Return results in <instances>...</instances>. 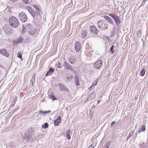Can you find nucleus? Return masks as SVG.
I'll use <instances>...</instances> for the list:
<instances>
[{
    "mask_svg": "<svg viewBox=\"0 0 148 148\" xmlns=\"http://www.w3.org/2000/svg\"><path fill=\"white\" fill-rule=\"evenodd\" d=\"M97 25L98 28L101 30H105L108 27L107 23L104 20H101L98 21Z\"/></svg>",
    "mask_w": 148,
    "mask_h": 148,
    "instance_id": "nucleus-1",
    "label": "nucleus"
},
{
    "mask_svg": "<svg viewBox=\"0 0 148 148\" xmlns=\"http://www.w3.org/2000/svg\"><path fill=\"white\" fill-rule=\"evenodd\" d=\"M9 23L12 27L16 28L18 27V22L16 18L14 16H11L9 18Z\"/></svg>",
    "mask_w": 148,
    "mask_h": 148,
    "instance_id": "nucleus-2",
    "label": "nucleus"
},
{
    "mask_svg": "<svg viewBox=\"0 0 148 148\" xmlns=\"http://www.w3.org/2000/svg\"><path fill=\"white\" fill-rule=\"evenodd\" d=\"M108 15L113 19L117 25H119L120 24V17L117 14L115 13H110Z\"/></svg>",
    "mask_w": 148,
    "mask_h": 148,
    "instance_id": "nucleus-3",
    "label": "nucleus"
},
{
    "mask_svg": "<svg viewBox=\"0 0 148 148\" xmlns=\"http://www.w3.org/2000/svg\"><path fill=\"white\" fill-rule=\"evenodd\" d=\"M108 15L113 19L117 25H119L120 24V17L117 14L115 13H110Z\"/></svg>",
    "mask_w": 148,
    "mask_h": 148,
    "instance_id": "nucleus-4",
    "label": "nucleus"
},
{
    "mask_svg": "<svg viewBox=\"0 0 148 148\" xmlns=\"http://www.w3.org/2000/svg\"><path fill=\"white\" fill-rule=\"evenodd\" d=\"M32 133L31 131H27L26 132L24 137V139L26 142H27L32 138Z\"/></svg>",
    "mask_w": 148,
    "mask_h": 148,
    "instance_id": "nucleus-5",
    "label": "nucleus"
},
{
    "mask_svg": "<svg viewBox=\"0 0 148 148\" xmlns=\"http://www.w3.org/2000/svg\"><path fill=\"white\" fill-rule=\"evenodd\" d=\"M19 18L21 21L23 22H26L27 19L26 15L23 12H21L19 14Z\"/></svg>",
    "mask_w": 148,
    "mask_h": 148,
    "instance_id": "nucleus-6",
    "label": "nucleus"
},
{
    "mask_svg": "<svg viewBox=\"0 0 148 148\" xmlns=\"http://www.w3.org/2000/svg\"><path fill=\"white\" fill-rule=\"evenodd\" d=\"M102 64L103 62L101 60H98L94 64V68L95 69H99L101 67Z\"/></svg>",
    "mask_w": 148,
    "mask_h": 148,
    "instance_id": "nucleus-7",
    "label": "nucleus"
},
{
    "mask_svg": "<svg viewBox=\"0 0 148 148\" xmlns=\"http://www.w3.org/2000/svg\"><path fill=\"white\" fill-rule=\"evenodd\" d=\"M91 50L90 48H88L86 49L85 51V54L88 57L89 59H91L92 58V51H91Z\"/></svg>",
    "mask_w": 148,
    "mask_h": 148,
    "instance_id": "nucleus-8",
    "label": "nucleus"
},
{
    "mask_svg": "<svg viewBox=\"0 0 148 148\" xmlns=\"http://www.w3.org/2000/svg\"><path fill=\"white\" fill-rule=\"evenodd\" d=\"M63 66L65 69L71 72H73V70L72 67L67 62L65 61L63 64Z\"/></svg>",
    "mask_w": 148,
    "mask_h": 148,
    "instance_id": "nucleus-9",
    "label": "nucleus"
},
{
    "mask_svg": "<svg viewBox=\"0 0 148 148\" xmlns=\"http://www.w3.org/2000/svg\"><path fill=\"white\" fill-rule=\"evenodd\" d=\"M58 86L59 87L60 91H68L69 90L68 88L64 85L59 83L58 84Z\"/></svg>",
    "mask_w": 148,
    "mask_h": 148,
    "instance_id": "nucleus-10",
    "label": "nucleus"
},
{
    "mask_svg": "<svg viewBox=\"0 0 148 148\" xmlns=\"http://www.w3.org/2000/svg\"><path fill=\"white\" fill-rule=\"evenodd\" d=\"M27 9L31 14L33 18H34L36 15V13L35 12V11H34V10H33L29 6L27 7Z\"/></svg>",
    "mask_w": 148,
    "mask_h": 148,
    "instance_id": "nucleus-11",
    "label": "nucleus"
},
{
    "mask_svg": "<svg viewBox=\"0 0 148 148\" xmlns=\"http://www.w3.org/2000/svg\"><path fill=\"white\" fill-rule=\"evenodd\" d=\"M90 29L93 33L95 34H97L99 31L94 25L91 26L90 28Z\"/></svg>",
    "mask_w": 148,
    "mask_h": 148,
    "instance_id": "nucleus-12",
    "label": "nucleus"
},
{
    "mask_svg": "<svg viewBox=\"0 0 148 148\" xmlns=\"http://www.w3.org/2000/svg\"><path fill=\"white\" fill-rule=\"evenodd\" d=\"M75 49L77 52H78L80 49L81 45L80 43L79 42H76L75 45Z\"/></svg>",
    "mask_w": 148,
    "mask_h": 148,
    "instance_id": "nucleus-13",
    "label": "nucleus"
},
{
    "mask_svg": "<svg viewBox=\"0 0 148 148\" xmlns=\"http://www.w3.org/2000/svg\"><path fill=\"white\" fill-rule=\"evenodd\" d=\"M23 40V39L22 38H19L13 40V44L15 45H18L19 43L21 42Z\"/></svg>",
    "mask_w": 148,
    "mask_h": 148,
    "instance_id": "nucleus-14",
    "label": "nucleus"
},
{
    "mask_svg": "<svg viewBox=\"0 0 148 148\" xmlns=\"http://www.w3.org/2000/svg\"><path fill=\"white\" fill-rule=\"evenodd\" d=\"M104 18L111 24H113L114 22L113 20L109 16H104Z\"/></svg>",
    "mask_w": 148,
    "mask_h": 148,
    "instance_id": "nucleus-15",
    "label": "nucleus"
},
{
    "mask_svg": "<svg viewBox=\"0 0 148 148\" xmlns=\"http://www.w3.org/2000/svg\"><path fill=\"white\" fill-rule=\"evenodd\" d=\"M68 60L69 63L73 64H75L76 62V59L72 56L69 57L68 58Z\"/></svg>",
    "mask_w": 148,
    "mask_h": 148,
    "instance_id": "nucleus-16",
    "label": "nucleus"
},
{
    "mask_svg": "<svg viewBox=\"0 0 148 148\" xmlns=\"http://www.w3.org/2000/svg\"><path fill=\"white\" fill-rule=\"evenodd\" d=\"M0 53L3 56H5L6 57H8L9 56L8 53L7 52L6 50L5 49L1 50L0 51Z\"/></svg>",
    "mask_w": 148,
    "mask_h": 148,
    "instance_id": "nucleus-17",
    "label": "nucleus"
},
{
    "mask_svg": "<svg viewBox=\"0 0 148 148\" xmlns=\"http://www.w3.org/2000/svg\"><path fill=\"white\" fill-rule=\"evenodd\" d=\"M61 118L60 116H58L57 119L54 121V124L56 126L58 125L59 123L61 122Z\"/></svg>",
    "mask_w": 148,
    "mask_h": 148,
    "instance_id": "nucleus-18",
    "label": "nucleus"
},
{
    "mask_svg": "<svg viewBox=\"0 0 148 148\" xmlns=\"http://www.w3.org/2000/svg\"><path fill=\"white\" fill-rule=\"evenodd\" d=\"M3 29L8 34H9L11 33V30L8 27L5 26L3 28Z\"/></svg>",
    "mask_w": 148,
    "mask_h": 148,
    "instance_id": "nucleus-19",
    "label": "nucleus"
},
{
    "mask_svg": "<svg viewBox=\"0 0 148 148\" xmlns=\"http://www.w3.org/2000/svg\"><path fill=\"white\" fill-rule=\"evenodd\" d=\"M94 96L95 94H94V92L91 93L89 94V95L88 97L87 98H86V101H88V100H91L92 99L94 98Z\"/></svg>",
    "mask_w": 148,
    "mask_h": 148,
    "instance_id": "nucleus-20",
    "label": "nucleus"
},
{
    "mask_svg": "<svg viewBox=\"0 0 148 148\" xmlns=\"http://www.w3.org/2000/svg\"><path fill=\"white\" fill-rule=\"evenodd\" d=\"M51 111L49 110V111H42L41 110H40L39 111V114L40 115L43 116H45L47 115V113H48L50 112Z\"/></svg>",
    "mask_w": 148,
    "mask_h": 148,
    "instance_id": "nucleus-21",
    "label": "nucleus"
},
{
    "mask_svg": "<svg viewBox=\"0 0 148 148\" xmlns=\"http://www.w3.org/2000/svg\"><path fill=\"white\" fill-rule=\"evenodd\" d=\"M75 83L77 86H78L79 85V79L77 75L75 76Z\"/></svg>",
    "mask_w": 148,
    "mask_h": 148,
    "instance_id": "nucleus-22",
    "label": "nucleus"
},
{
    "mask_svg": "<svg viewBox=\"0 0 148 148\" xmlns=\"http://www.w3.org/2000/svg\"><path fill=\"white\" fill-rule=\"evenodd\" d=\"M54 70L53 69L50 68L49 69V71L47 72L45 76L47 77L49 75H51L54 72Z\"/></svg>",
    "mask_w": 148,
    "mask_h": 148,
    "instance_id": "nucleus-23",
    "label": "nucleus"
},
{
    "mask_svg": "<svg viewBox=\"0 0 148 148\" xmlns=\"http://www.w3.org/2000/svg\"><path fill=\"white\" fill-rule=\"evenodd\" d=\"M32 25L30 24H28L26 26L25 28L27 32L29 31V30H31L32 28Z\"/></svg>",
    "mask_w": 148,
    "mask_h": 148,
    "instance_id": "nucleus-24",
    "label": "nucleus"
},
{
    "mask_svg": "<svg viewBox=\"0 0 148 148\" xmlns=\"http://www.w3.org/2000/svg\"><path fill=\"white\" fill-rule=\"evenodd\" d=\"M87 32L86 30H83L82 31L81 37L83 38H84L86 36Z\"/></svg>",
    "mask_w": 148,
    "mask_h": 148,
    "instance_id": "nucleus-25",
    "label": "nucleus"
},
{
    "mask_svg": "<svg viewBox=\"0 0 148 148\" xmlns=\"http://www.w3.org/2000/svg\"><path fill=\"white\" fill-rule=\"evenodd\" d=\"M66 77L67 80L69 81H70L73 78L72 75H71L70 74H66Z\"/></svg>",
    "mask_w": 148,
    "mask_h": 148,
    "instance_id": "nucleus-26",
    "label": "nucleus"
},
{
    "mask_svg": "<svg viewBox=\"0 0 148 148\" xmlns=\"http://www.w3.org/2000/svg\"><path fill=\"white\" fill-rule=\"evenodd\" d=\"M19 109V107L17 106L15 108L12 110L10 112V114L12 115L14 113L16 112Z\"/></svg>",
    "mask_w": 148,
    "mask_h": 148,
    "instance_id": "nucleus-27",
    "label": "nucleus"
},
{
    "mask_svg": "<svg viewBox=\"0 0 148 148\" xmlns=\"http://www.w3.org/2000/svg\"><path fill=\"white\" fill-rule=\"evenodd\" d=\"M29 34L31 35H33L35 33V30L34 29L32 28L31 30H29L28 31Z\"/></svg>",
    "mask_w": 148,
    "mask_h": 148,
    "instance_id": "nucleus-28",
    "label": "nucleus"
},
{
    "mask_svg": "<svg viewBox=\"0 0 148 148\" xmlns=\"http://www.w3.org/2000/svg\"><path fill=\"white\" fill-rule=\"evenodd\" d=\"M17 100V98L16 97H14V98L12 102V103L11 105V106H13L14 105L16 102V101Z\"/></svg>",
    "mask_w": 148,
    "mask_h": 148,
    "instance_id": "nucleus-29",
    "label": "nucleus"
},
{
    "mask_svg": "<svg viewBox=\"0 0 148 148\" xmlns=\"http://www.w3.org/2000/svg\"><path fill=\"white\" fill-rule=\"evenodd\" d=\"M145 130V126L144 125H143L142 126L140 129H139V131H138V133H140V132H142V131H144Z\"/></svg>",
    "mask_w": 148,
    "mask_h": 148,
    "instance_id": "nucleus-30",
    "label": "nucleus"
},
{
    "mask_svg": "<svg viewBox=\"0 0 148 148\" xmlns=\"http://www.w3.org/2000/svg\"><path fill=\"white\" fill-rule=\"evenodd\" d=\"M134 133V131H131L130 133L129 134L128 137L127 138V140H128L129 138H130L131 136H132Z\"/></svg>",
    "mask_w": 148,
    "mask_h": 148,
    "instance_id": "nucleus-31",
    "label": "nucleus"
},
{
    "mask_svg": "<svg viewBox=\"0 0 148 148\" xmlns=\"http://www.w3.org/2000/svg\"><path fill=\"white\" fill-rule=\"evenodd\" d=\"M17 56L20 58L21 60H22L23 59L22 58V55L21 52H18L17 53Z\"/></svg>",
    "mask_w": 148,
    "mask_h": 148,
    "instance_id": "nucleus-32",
    "label": "nucleus"
},
{
    "mask_svg": "<svg viewBox=\"0 0 148 148\" xmlns=\"http://www.w3.org/2000/svg\"><path fill=\"white\" fill-rule=\"evenodd\" d=\"M50 98L53 100H57V98L53 94H51L50 95Z\"/></svg>",
    "mask_w": 148,
    "mask_h": 148,
    "instance_id": "nucleus-33",
    "label": "nucleus"
},
{
    "mask_svg": "<svg viewBox=\"0 0 148 148\" xmlns=\"http://www.w3.org/2000/svg\"><path fill=\"white\" fill-rule=\"evenodd\" d=\"M145 74V69H143L140 72V75L143 76Z\"/></svg>",
    "mask_w": 148,
    "mask_h": 148,
    "instance_id": "nucleus-34",
    "label": "nucleus"
},
{
    "mask_svg": "<svg viewBox=\"0 0 148 148\" xmlns=\"http://www.w3.org/2000/svg\"><path fill=\"white\" fill-rule=\"evenodd\" d=\"M48 127V124L47 123H45L44 125H42V127L43 129H46Z\"/></svg>",
    "mask_w": 148,
    "mask_h": 148,
    "instance_id": "nucleus-35",
    "label": "nucleus"
},
{
    "mask_svg": "<svg viewBox=\"0 0 148 148\" xmlns=\"http://www.w3.org/2000/svg\"><path fill=\"white\" fill-rule=\"evenodd\" d=\"M99 80V79H97L92 84V86H94L96 85L98 83Z\"/></svg>",
    "mask_w": 148,
    "mask_h": 148,
    "instance_id": "nucleus-36",
    "label": "nucleus"
},
{
    "mask_svg": "<svg viewBox=\"0 0 148 148\" xmlns=\"http://www.w3.org/2000/svg\"><path fill=\"white\" fill-rule=\"evenodd\" d=\"M35 81V75L33 76L32 77V79L30 80V82L32 83V84H33V83Z\"/></svg>",
    "mask_w": 148,
    "mask_h": 148,
    "instance_id": "nucleus-37",
    "label": "nucleus"
},
{
    "mask_svg": "<svg viewBox=\"0 0 148 148\" xmlns=\"http://www.w3.org/2000/svg\"><path fill=\"white\" fill-rule=\"evenodd\" d=\"M110 144V141L107 142L106 143L105 148H109Z\"/></svg>",
    "mask_w": 148,
    "mask_h": 148,
    "instance_id": "nucleus-38",
    "label": "nucleus"
},
{
    "mask_svg": "<svg viewBox=\"0 0 148 148\" xmlns=\"http://www.w3.org/2000/svg\"><path fill=\"white\" fill-rule=\"evenodd\" d=\"M40 10H36V11L35 12L36 13V15L35 16H38L40 15Z\"/></svg>",
    "mask_w": 148,
    "mask_h": 148,
    "instance_id": "nucleus-39",
    "label": "nucleus"
},
{
    "mask_svg": "<svg viewBox=\"0 0 148 148\" xmlns=\"http://www.w3.org/2000/svg\"><path fill=\"white\" fill-rule=\"evenodd\" d=\"M141 34L142 33L141 32V31L140 30H138L137 33V36L139 37H140L141 35Z\"/></svg>",
    "mask_w": 148,
    "mask_h": 148,
    "instance_id": "nucleus-40",
    "label": "nucleus"
},
{
    "mask_svg": "<svg viewBox=\"0 0 148 148\" xmlns=\"http://www.w3.org/2000/svg\"><path fill=\"white\" fill-rule=\"evenodd\" d=\"M37 10H40V9L39 7L36 5L33 6Z\"/></svg>",
    "mask_w": 148,
    "mask_h": 148,
    "instance_id": "nucleus-41",
    "label": "nucleus"
},
{
    "mask_svg": "<svg viewBox=\"0 0 148 148\" xmlns=\"http://www.w3.org/2000/svg\"><path fill=\"white\" fill-rule=\"evenodd\" d=\"M56 65L57 66H58V68H60L61 67V66L62 64L60 62H58V63L56 64Z\"/></svg>",
    "mask_w": 148,
    "mask_h": 148,
    "instance_id": "nucleus-42",
    "label": "nucleus"
},
{
    "mask_svg": "<svg viewBox=\"0 0 148 148\" xmlns=\"http://www.w3.org/2000/svg\"><path fill=\"white\" fill-rule=\"evenodd\" d=\"M66 134V137L67 138L69 139L70 140L71 138L70 136L69 135V133H67V134Z\"/></svg>",
    "mask_w": 148,
    "mask_h": 148,
    "instance_id": "nucleus-43",
    "label": "nucleus"
},
{
    "mask_svg": "<svg viewBox=\"0 0 148 148\" xmlns=\"http://www.w3.org/2000/svg\"><path fill=\"white\" fill-rule=\"evenodd\" d=\"M110 51L111 53L112 54H114V51L113 50V49H112L110 48Z\"/></svg>",
    "mask_w": 148,
    "mask_h": 148,
    "instance_id": "nucleus-44",
    "label": "nucleus"
},
{
    "mask_svg": "<svg viewBox=\"0 0 148 148\" xmlns=\"http://www.w3.org/2000/svg\"><path fill=\"white\" fill-rule=\"evenodd\" d=\"M115 121H113L111 123L110 126L112 127L115 124Z\"/></svg>",
    "mask_w": 148,
    "mask_h": 148,
    "instance_id": "nucleus-45",
    "label": "nucleus"
},
{
    "mask_svg": "<svg viewBox=\"0 0 148 148\" xmlns=\"http://www.w3.org/2000/svg\"><path fill=\"white\" fill-rule=\"evenodd\" d=\"M23 2L25 4H27L29 0H22Z\"/></svg>",
    "mask_w": 148,
    "mask_h": 148,
    "instance_id": "nucleus-46",
    "label": "nucleus"
},
{
    "mask_svg": "<svg viewBox=\"0 0 148 148\" xmlns=\"http://www.w3.org/2000/svg\"><path fill=\"white\" fill-rule=\"evenodd\" d=\"M93 86H92V85L90 86V87L88 89L89 90L91 91L92 89V87Z\"/></svg>",
    "mask_w": 148,
    "mask_h": 148,
    "instance_id": "nucleus-47",
    "label": "nucleus"
},
{
    "mask_svg": "<svg viewBox=\"0 0 148 148\" xmlns=\"http://www.w3.org/2000/svg\"><path fill=\"white\" fill-rule=\"evenodd\" d=\"M70 132H71L70 130H69L67 131V132H66V134L69 133V134L70 133Z\"/></svg>",
    "mask_w": 148,
    "mask_h": 148,
    "instance_id": "nucleus-48",
    "label": "nucleus"
},
{
    "mask_svg": "<svg viewBox=\"0 0 148 148\" xmlns=\"http://www.w3.org/2000/svg\"><path fill=\"white\" fill-rule=\"evenodd\" d=\"M147 1V0H143V1L142 2V4H144L145 2Z\"/></svg>",
    "mask_w": 148,
    "mask_h": 148,
    "instance_id": "nucleus-49",
    "label": "nucleus"
},
{
    "mask_svg": "<svg viewBox=\"0 0 148 148\" xmlns=\"http://www.w3.org/2000/svg\"><path fill=\"white\" fill-rule=\"evenodd\" d=\"M114 47V45H112L111 46V48H112V49H113Z\"/></svg>",
    "mask_w": 148,
    "mask_h": 148,
    "instance_id": "nucleus-50",
    "label": "nucleus"
},
{
    "mask_svg": "<svg viewBox=\"0 0 148 148\" xmlns=\"http://www.w3.org/2000/svg\"><path fill=\"white\" fill-rule=\"evenodd\" d=\"M1 29L0 28V34H1Z\"/></svg>",
    "mask_w": 148,
    "mask_h": 148,
    "instance_id": "nucleus-51",
    "label": "nucleus"
},
{
    "mask_svg": "<svg viewBox=\"0 0 148 148\" xmlns=\"http://www.w3.org/2000/svg\"><path fill=\"white\" fill-rule=\"evenodd\" d=\"M100 102V100H98L97 101V104H98Z\"/></svg>",
    "mask_w": 148,
    "mask_h": 148,
    "instance_id": "nucleus-52",
    "label": "nucleus"
},
{
    "mask_svg": "<svg viewBox=\"0 0 148 148\" xmlns=\"http://www.w3.org/2000/svg\"><path fill=\"white\" fill-rule=\"evenodd\" d=\"M137 99L136 97H135V99Z\"/></svg>",
    "mask_w": 148,
    "mask_h": 148,
    "instance_id": "nucleus-53",
    "label": "nucleus"
}]
</instances>
